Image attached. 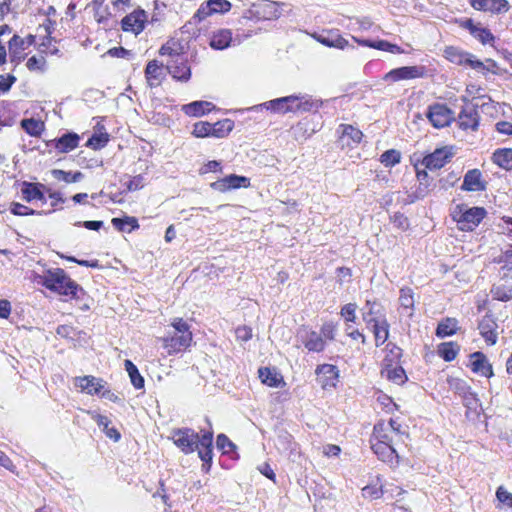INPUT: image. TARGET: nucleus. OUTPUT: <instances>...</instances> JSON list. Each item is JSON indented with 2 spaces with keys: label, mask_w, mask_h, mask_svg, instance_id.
Returning <instances> with one entry per match:
<instances>
[{
  "label": "nucleus",
  "mask_w": 512,
  "mask_h": 512,
  "mask_svg": "<svg viewBox=\"0 0 512 512\" xmlns=\"http://www.w3.org/2000/svg\"><path fill=\"white\" fill-rule=\"evenodd\" d=\"M201 432L202 435L199 436L191 428H178L172 430L171 439L184 454H191L197 450L199 458L209 463L213 459V431L209 429Z\"/></svg>",
  "instance_id": "obj_1"
},
{
  "label": "nucleus",
  "mask_w": 512,
  "mask_h": 512,
  "mask_svg": "<svg viewBox=\"0 0 512 512\" xmlns=\"http://www.w3.org/2000/svg\"><path fill=\"white\" fill-rule=\"evenodd\" d=\"M294 100V113L317 112L323 103L321 100L313 99L309 95H294Z\"/></svg>",
  "instance_id": "obj_23"
},
{
  "label": "nucleus",
  "mask_w": 512,
  "mask_h": 512,
  "mask_svg": "<svg viewBox=\"0 0 512 512\" xmlns=\"http://www.w3.org/2000/svg\"><path fill=\"white\" fill-rule=\"evenodd\" d=\"M258 373L262 383L270 387H277L281 381L279 375L275 372V370L269 367H261L258 370Z\"/></svg>",
  "instance_id": "obj_43"
},
{
  "label": "nucleus",
  "mask_w": 512,
  "mask_h": 512,
  "mask_svg": "<svg viewBox=\"0 0 512 512\" xmlns=\"http://www.w3.org/2000/svg\"><path fill=\"white\" fill-rule=\"evenodd\" d=\"M459 350L460 346L453 341L444 342L438 346V354L446 362L453 361L456 358Z\"/></svg>",
  "instance_id": "obj_38"
},
{
  "label": "nucleus",
  "mask_w": 512,
  "mask_h": 512,
  "mask_svg": "<svg viewBox=\"0 0 512 512\" xmlns=\"http://www.w3.org/2000/svg\"><path fill=\"white\" fill-rule=\"evenodd\" d=\"M458 330V321L455 318L442 320L436 328V336L445 338L454 335Z\"/></svg>",
  "instance_id": "obj_35"
},
{
  "label": "nucleus",
  "mask_w": 512,
  "mask_h": 512,
  "mask_svg": "<svg viewBox=\"0 0 512 512\" xmlns=\"http://www.w3.org/2000/svg\"><path fill=\"white\" fill-rule=\"evenodd\" d=\"M486 211L482 207L468 208L465 205H458L452 212L453 219L457 222L462 231H472L483 220Z\"/></svg>",
  "instance_id": "obj_3"
},
{
  "label": "nucleus",
  "mask_w": 512,
  "mask_h": 512,
  "mask_svg": "<svg viewBox=\"0 0 512 512\" xmlns=\"http://www.w3.org/2000/svg\"><path fill=\"white\" fill-rule=\"evenodd\" d=\"M34 282L42 285L48 290L70 298H80L79 294H83V288L72 280L67 273L61 269H49L45 274H35Z\"/></svg>",
  "instance_id": "obj_2"
},
{
  "label": "nucleus",
  "mask_w": 512,
  "mask_h": 512,
  "mask_svg": "<svg viewBox=\"0 0 512 512\" xmlns=\"http://www.w3.org/2000/svg\"><path fill=\"white\" fill-rule=\"evenodd\" d=\"M498 325L492 315L486 314L479 322L480 335L489 345H495L498 339L496 332Z\"/></svg>",
  "instance_id": "obj_19"
},
{
  "label": "nucleus",
  "mask_w": 512,
  "mask_h": 512,
  "mask_svg": "<svg viewBox=\"0 0 512 512\" xmlns=\"http://www.w3.org/2000/svg\"><path fill=\"white\" fill-rule=\"evenodd\" d=\"M192 341V333L178 334L175 333L170 339L166 340V346L175 351L186 349Z\"/></svg>",
  "instance_id": "obj_34"
},
{
  "label": "nucleus",
  "mask_w": 512,
  "mask_h": 512,
  "mask_svg": "<svg viewBox=\"0 0 512 512\" xmlns=\"http://www.w3.org/2000/svg\"><path fill=\"white\" fill-rule=\"evenodd\" d=\"M426 116L435 128L448 126L454 119L453 111L445 104L439 103L429 106Z\"/></svg>",
  "instance_id": "obj_6"
},
{
  "label": "nucleus",
  "mask_w": 512,
  "mask_h": 512,
  "mask_svg": "<svg viewBox=\"0 0 512 512\" xmlns=\"http://www.w3.org/2000/svg\"><path fill=\"white\" fill-rule=\"evenodd\" d=\"M215 106L208 101H194L182 106V111L192 117H200L214 109Z\"/></svg>",
  "instance_id": "obj_26"
},
{
  "label": "nucleus",
  "mask_w": 512,
  "mask_h": 512,
  "mask_svg": "<svg viewBox=\"0 0 512 512\" xmlns=\"http://www.w3.org/2000/svg\"><path fill=\"white\" fill-rule=\"evenodd\" d=\"M400 305L405 309H412L414 306L413 292L410 288H402L399 297Z\"/></svg>",
  "instance_id": "obj_56"
},
{
  "label": "nucleus",
  "mask_w": 512,
  "mask_h": 512,
  "mask_svg": "<svg viewBox=\"0 0 512 512\" xmlns=\"http://www.w3.org/2000/svg\"><path fill=\"white\" fill-rule=\"evenodd\" d=\"M108 141L109 135L107 133H95L88 139L86 146L98 150L105 147Z\"/></svg>",
  "instance_id": "obj_50"
},
{
  "label": "nucleus",
  "mask_w": 512,
  "mask_h": 512,
  "mask_svg": "<svg viewBox=\"0 0 512 512\" xmlns=\"http://www.w3.org/2000/svg\"><path fill=\"white\" fill-rule=\"evenodd\" d=\"M146 21V12L143 9H137L121 20V27L124 31L137 35L144 30Z\"/></svg>",
  "instance_id": "obj_12"
},
{
  "label": "nucleus",
  "mask_w": 512,
  "mask_h": 512,
  "mask_svg": "<svg viewBox=\"0 0 512 512\" xmlns=\"http://www.w3.org/2000/svg\"><path fill=\"white\" fill-rule=\"evenodd\" d=\"M125 369L130 377L131 383L136 389H142L144 387V378L139 373L138 368L130 360H125Z\"/></svg>",
  "instance_id": "obj_42"
},
{
  "label": "nucleus",
  "mask_w": 512,
  "mask_h": 512,
  "mask_svg": "<svg viewBox=\"0 0 512 512\" xmlns=\"http://www.w3.org/2000/svg\"><path fill=\"white\" fill-rule=\"evenodd\" d=\"M111 222L112 225L121 232L130 233L131 231L139 228L137 219L131 216H125L123 218L115 217Z\"/></svg>",
  "instance_id": "obj_39"
},
{
  "label": "nucleus",
  "mask_w": 512,
  "mask_h": 512,
  "mask_svg": "<svg viewBox=\"0 0 512 512\" xmlns=\"http://www.w3.org/2000/svg\"><path fill=\"white\" fill-rule=\"evenodd\" d=\"M294 102V95H289L285 97L276 98L270 101H266L258 105H254L250 107L249 110L259 111L262 109H266L271 113L283 115L286 113H294Z\"/></svg>",
  "instance_id": "obj_5"
},
{
  "label": "nucleus",
  "mask_w": 512,
  "mask_h": 512,
  "mask_svg": "<svg viewBox=\"0 0 512 512\" xmlns=\"http://www.w3.org/2000/svg\"><path fill=\"white\" fill-rule=\"evenodd\" d=\"M375 337V345L377 347L383 345L389 338L390 324L387 319L370 326Z\"/></svg>",
  "instance_id": "obj_32"
},
{
  "label": "nucleus",
  "mask_w": 512,
  "mask_h": 512,
  "mask_svg": "<svg viewBox=\"0 0 512 512\" xmlns=\"http://www.w3.org/2000/svg\"><path fill=\"white\" fill-rule=\"evenodd\" d=\"M163 65H159L157 60L150 61L145 69V76L149 86L158 85L162 74Z\"/></svg>",
  "instance_id": "obj_36"
},
{
  "label": "nucleus",
  "mask_w": 512,
  "mask_h": 512,
  "mask_svg": "<svg viewBox=\"0 0 512 512\" xmlns=\"http://www.w3.org/2000/svg\"><path fill=\"white\" fill-rule=\"evenodd\" d=\"M377 50L390 52L392 54H401L404 52L400 46L392 44L386 40L377 41Z\"/></svg>",
  "instance_id": "obj_60"
},
{
  "label": "nucleus",
  "mask_w": 512,
  "mask_h": 512,
  "mask_svg": "<svg viewBox=\"0 0 512 512\" xmlns=\"http://www.w3.org/2000/svg\"><path fill=\"white\" fill-rule=\"evenodd\" d=\"M234 128V122L231 119L219 120L212 124L211 137L214 138H225Z\"/></svg>",
  "instance_id": "obj_33"
},
{
  "label": "nucleus",
  "mask_w": 512,
  "mask_h": 512,
  "mask_svg": "<svg viewBox=\"0 0 512 512\" xmlns=\"http://www.w3.org/2000/svg\"><path fill=\"white\" fill-rule=\"evenodd\" d=\"M231 7L232 4L228 0H207L200 5L194 18H197L198 21H202L216 13L224 14L230 11Z\"/></svg>",
  "instance_id": "obj_10"
},
{
  "label": "nucleus",
  "mask_w": 512,
  "mask_h": 512,
  "mask_svg": "<svg viewBox=\"0 0 512 512\" xmlns=\"http://www.w3.org/2000/svg\"><path fill=\"white\" fill-rule=\"evenodd\" d=\"M144 177L142 175H137L129 180L126 184V188L128 191H136L144 187Z\"/></svg>",
  "instance_id": "obj_62"
},
{
  "label": "nucleus",
  "mask_w": 512,
  "mask_h": 512,
  "mask_svg": "<svg viewBox=\"0 0 512 512\" xmlns=\"http://www.w3.org/2000/svg\"><path fill=\"white\" fill-rule=\"evenodd\" d=\"M496 496L501 503L512 507V493L508 492L503 487H499L496 491Z\"/></svg>",
  "instance_id": "obj_63"
},
{
  "label": "nucleus",
  "mask_w": 512,
  "mask_h": 512,
  "mask_svg": "<svg viewBox=\"0 0 512 512\" xmlns=\"http://www.w3.org/2000/svg\"><path fill=\"white\" fill-rule=\"evenodd\" d=\"M298 338L309 352L320 353L325 350L326 341L320 333L314 330L302 327L298 331Z\"/></svg>",
  "instance_id": "obj_7"
},
{
  "label": "nucleus",
  "mask_w": 512,
  "mask_h": 512,
  "mask_svg": "<svg viewBox=\"0 0 512 512\" xmlns=\"http://www.w3.org/2000/svg\"><path fill=\"white\" fill-rule=\"evenodd\" d=\"M470 5L479 11L502 13L509 9L507 0H469Z\"/></svg>",
  "instance_id": "obj_22"
},
{
  "label": "nucleus",
  "mask_w": 512,
  "mask_h": 512,
  "mask_svg": "<svg viewBox=\"0 0 512 512\" xmlns=\"http://www.w3.org/2000/svg\"><path fill=\"white\" fill-rule=\"evenodd\" d=\"M35 37L33 35L27 36L25 39L18 35H14L9 41V50L11 53H16V50H25L28 46L34 43Z\"/></svg>",
  "instance_id": "obj_45"
},
{
  "label": "nucleus",
  "mask_w": 512,
  "mask_h": 512,
  "mask_svg": "<svg viewBox=\"0 0 512 512\" xmlns=\"http://www.w3.org/2000/svg\"><path fill=\"white\" fill-rule=\"evenodd\" d=\"M79 140L78 134L68 132L59 138L51 140L49 145L60 153H68L78 147Z\"/></svg>",
  "instance_id": "obj_21"
},
{
  "label": "nucleus",
  "mask_w": 512,
  "mask_h": 512,
  "mask_svg": "<svg viewBox=\"0 0 512 512\" xmlns=\"http://www.w3.org/2000/svg\"><path fill=\"white\" fill-rule=\"evenodd\" d=\"M453 155L452 147L438 148L426 155L422 160V164L429 170L440 169L451 160Z\"/></svg>",
  "instance_id": "obj_9"
},
{
  "label": "nucleus",
  "mask_w": 512,
  "mask_h": 512,
  "mask_svg": "<svg viewBox=\"0 0 512 512\" xmlns=\"http://www.w3.org/2000/svg\"><path fill=\"white\" fill-rule=\"evenodd\" d=\"M283 6H285L284 3L263 0L259 3H254L244 12L243 17L254 21L276 20L282 15Z\"/></svg>",
  "instance_id": "obj_4"
},
{
  "label": "nucleus",
  "mask_w": 512,
  "mask_h": 512,
  "mask_svg": "<svg viewBox=\"0 0 512 512\" xmlns=\"http://www.w3.org/2000/svg\"><path fill=\"white\" fill-rule=\"evenodd\" d=\"M75 384L90 395H99L103 389L102 380L94 376L78 377Z\"/></svg>",
  "instance_id": "obj_24"
},
{
  "label": "nucleus",
  "mask_w": 512,
  "mask_h": 512,
  "mask_svg": "<svg viewBox=\"0 0 512 512\" xmlns=\"http://www.w3.org/2000/svg\"><path fill=\"white\" fill-rule=\"evenodd\" d=\"M472 36L480 41L483 45L490 44L493 45L495 41V36L491 33V31L481 24L474 30Z\"/></svg>",
  "instance_id": "obj_48"
},
{
  "label": "nucleus",
  "mask_w": 512,
  "mask_h": 512,
  "mask_svg": "<svg viewBox=\"0 0 512 512\" xmlns=\"http://www.w3.org/2000/svg\"><path fill=\"white\" fill-rule=\"evenodd\" d=\"M166 68L178 81L187 82L191 77V69L184 54H175V58L167 62Z\"/></svg>",
  "instance_id": "obj_8"
},
{
  "label": "nucleus",
  "mask_w": 512,
  "mask_h": 512,
  "mask_svg": "<svg viewBox=\"0 0 512 512\" xmlns=\"http://www.w3.org/2000/svg\"><path fill=\"white\" fill-rule=\"evenodd\" d=\"M317 381L323 389H329L336 386L339 370L335 365L322 364L317 366L316 371Z\"/></svg>",
  "instance_id": "obj_13"
},
{
  "label": "nucleus",
  "mask_w": 512,
  "mask_h": 512,
  "mask_svg": "<svg viewBox=\"0 0 512 512\" xmlns=\"http://www.w3.org/2000/svg\"><path fill=\"white\" fill-rule=\"evenodd\" d=\"M314 38L321 44L337 49H345L349 46L347 39L342 37L338 30L323 31L320 34H315Z\"/></svg>",
  "instance_id": "obj_16"
},
{
  "label": "nucleus",
  "mask_w": 512,
  "mask_h": 512,
  "mask_svg": "<svg viewBox=\"0 0 512 512\" xmlns=\"http://www.w3.org/2000/svg\"><path fill=\"white\" fill-rule=\"evenodd\" d=\"M491 293L495 299L506 302L512 299V286H495L492 288Z\"/></svg>",
  "instance_id": "obj_52"
},
{
  "label": "nucleus",
  "mask_w": 512,
  "mask_h": 512,
  "mask_svg": "<svg viewBox=\"0 0 512 512\" xmlns=\"http://www.w3.org/2000/svg\"><path fill=\"white\" fill-rule=\"evenodd\" d=\"M291 131L297 141H304L314 133L313 129H309V123L305 121L298 122L291 128Z\"/></svg>",
  "instance_id": "obj_44"
},
{
  "label": "nucleus",
  "mask_w": 512,
  "mask_h": 512,
  "mask_svg": "<svg viewBox=\"0 0 512 512\" xmlns=\"http://www.w3.org/2000/svg\"><path fill=\"white\" fill-rule=\"evenodd\" d=\"M373 437L376 440L375 443L392 444V439L387 434V426L383 422H379L374 425Z\"/></svg>",
  "instance_id": "obj_47"
},
{
  "label": "nucleus",
  "mask_w": 512,
  "mask_h": 512,
  "mask_svg": "<svg viewBox=\"0 0 512 512\" xmlns=\"http://www.w3.org/2000/svg\"><path fill=\"white\" fill-rule=\"evenodd\" d=\"M424 73L425 67L423 66H403L389 71L384 76V80L397 82L400 80L421 78L424 76Z\"/></svg>",
  "instance_id": "obj_11"
},
{
  "label": "nucleus",
  "mask_w": 512,
  "mask_h": 512,
  "mask_svg": "<svg viewBox=\"0 0 512 512\" xmlns=\"http://www.w3.org/2000/svg\"><path fill=\"white\" fill-rule=\"evenodd\" d=\"M486 182L482 179V173L479 169H470L464 175L461 190L463 191H484Z\"/></svg>",
  "instance_id": "obj_20"
},
{
  "label": "nucleus",
  "mask_w": 512,
  "mask_h": 512,
  "mask_svg": "<svg viewBox=\"0 0 512 512\" xmlns=\"http://www.w3.org/2000/svg\"><path fill=\"white\" fill-rule=\"evenodd\" d=\"M356 303H348L345 304L340 311V315L345 319L346 322H355L356 321Z\"/></svg>",
  "instance_id": "obj_57"
},
{
  "label": "nucleus",
  "mask_w": 512,
  "mask_h": 512,
  "mask_svg": "<svg viewBox=\"0 0 512 512\" xmlns=\"http://www.w3.org/2000/svg\"><path fill=\"white\" fill-rule=\"evenodd\" d=\"M216 446L223 454L229 455L232 459H237V446L225 435L219 434L216 440Z\"/></svg>",
  "instance_id": "obj_37"
},
{
  "label": "nucleus",
  "mask_w": 512,
  "mask_h": 512,
  "mask_svg": "<svg viewBox=\"0 0 512 512\" xmlns=\"http://www.w3.org/2000/svg\"><path fill=\"white\" fill-rule=\"evenodd\" d=\"M474 358L472 362V370L480 372L485 377L493 375L492 366L488 363L486 356L482 352H475L471 355Z\"/></svg>",
  "instance_id": "obj_30"
},
{
  "label": "nucleus",
  "mask_w": 512,
  "mask_h": 512,
  "mask_svg": "<svg viewBox=\"0 0 512 512\" xmlns=\"http://www.w3.org/2000/svg\"><path fill=\"white\" fill-rule=\"evenodd\" d=\"M52 176L58 181H64L66 183H76L84 178V174L80 171H64L61 169H53L51 171Z\"/></svg>",
  "instance_id": "obj_41"
},
{
  "label": "nucleus",
  "mask_w": 512,
  "mask_h": 512,
  "mask_svg": "<svg viewBox=\"0 0 512 512\" xmlns=\"http://www.w3.org/2000/svg\"><path fill=\"white\" fill-rule=\"evenodd\" d=\"M371 448L383 462L392 464L395 461L398 463V455L392 444L372 443Z\"/></svg>",
  "instance_id": "obj_25"
},
{
  "label": "nucleus",
  "mask_w": 512,
  "mask_h": 512,
  "mask_svg": "<svg viewBox=\"0 0 512 512\" xmlns=\"http://www.w3.org/2000/svg\"><path fill=\"white\" fill-rule=\"evenodd\" d=\"M107 54L111 57L117 58H129L132 56V52L130 50L125 49L124 47H113L107 51Z\"/></svg>",
  "instance_id": "obj_64"
},
{
  "label": "nucleus",
  "mask_w": 512,
  "mask_h": 512,
  "mask_svg": "<svg viewBox=\"0 0 512 512\" xmlns=\"http://www.w3.org/2000/svg\"><path fill=\"white\" fill-rule=\"evenodd\" d=\"M21 127L31 136H38L43 130V123L34 119L28 118L21 121Z\"/></svg>",
  "instance_id": "obj_46"
},
{
  "label": "nucleus",
  "mask_w": 512,
  "mask_h": 512,
  "mask_svg": "<svg viewBox=\"0 0 512 512\" xmlns=\"http://www.w3.org/2000/svg\"><path fill=\"white\" fill-rule=\"evenodd\" d=\"M401 161V153L398 150L390 149L380 156V162L385 167H393Z\"/></svg>",
  "instance_id": "obj_49"
},
{
  "label": "nucleus",
  "mask_w": 512,
  "mask_h": 512,
  "mask_svg": "<svg viewBox=\"0 0 512 512\" xmlns=\"http://www.w3.org/2000/svg\"><path fill=\"white\" fill-rule=\"evenodd\" d=\"M232 33L228 29L215 32L210 39V46L215 50H223L230 46Z\"/></svg>",
  "instance_id": "obj_29"
},
{
  "label": "nucleus",
  "mask_w": 512,
  "mask_h": 512,
  "mask_svg": "<svg viewBox=\"0 0 512 512\" xmlns=\"http://www.w3.org/2000/svg\"><path fill=\"white\" fill-rule=\"evenodd\" d=\"M92 419L96 422V424L99 427H102L103 432L108 438L112 439L115 442H118L121 439L120 432L116 428L109 426L111 421L107 416L98 413H93Z\"/></svg>",
  "instance_id": "obj_27"
},
{
  "label": "nucleus",
  "mask_w": 512,
  "mask_h": 512,
  "mask_svg": "<svg viewBox=\"0 0 512 512\" xmlns=\"http://www.w3.org/2000/svg\"><path fill=\"white\" fill-rule=\"evenodd\" d=\"M446 59L457 65H466L468 61V52H464L454 46H448L444 50Z\"/></svg>",
  "instance_id": "obj_40"
},
{
  "label": "nucleus",
  "mask_w": 512,
  "mask_h": 512,
  "mask_svg": "<svg viewBox=\"0 0 512 512\" xmlns=\"http://www.w3.org/2000/svg\"><path fill=\"white\" fill-rule=\"evenodd\" d=\"M10 212L16 216L42 215L44 213L43 211L34 210L18 202L11 203Z\"/></svg>",
  "instance_id": "obj_51"
},
{
  "label": "nucleus",
  "mask_w": 512,
  "mask_h": 512,
  "mask_svg": "<svg viewBox=\"0 0 512 512\" xmlns=\"http://www.w3.org/2000/svg\"><path fill=\"white\" fill-rule=\"evenodd\" d=\"M212 124L206 121H199L193 125L192 135L196 138L211 137Z\"/></svg>",
  "instance_id": "obj_54"
},
{
  "label": "nucleus",
  "mask_w": 512,
  "mask_h": 512,
  "mask_svg": "<svg viewBox=\"0 0 512 512\" xmlns=\"http://www.w3.org/2000/svg\"><path fill=\"white\" fill-rule=\"evenodd\" d=\"M337 333V326L333 322H325L320 329L323 339L334 340Z\"/></svg>",
  "instance_id": "obj_59"
},
{
  "label": "nucleus",
  "mask_w": 512,
  "mask_h": 512,
  "mask_svg": "<svg viewBox=\"0 0 512 512\" xmlns=\"http://www.w3.org/2000/svg\"><path fill=\"white\" fill-rule=\"evenodd\" d=\"M494 262L503 264L502 269L512 270V245H509L494 259Z\"/></svg>",
  "instance_id": "obj_55"
},
{
  "label": "nucleus",
  "mask_w": 512,
  "mask_h": 512,
  "mask_svg": "<svg viewBox=\"0 0 512 512\" xmlns=\"http://www.w3.org/2000/svg\"><path fill=\"white\" fill-rule=\"evenodd\" d=\"M479 118L480 116L477 110V105L467 104L459 114V126L464 130H477L479 126Z\"/></svg>",
  "instance_id": "obj_17"
},
{
  "label": "nucleus",
  "mask_w": 512,
  "mask_h": 512,
  "mask_svg": "<svg viewBox=\"0 0 512 512\" xmlns=\"http://www.w3.org/2000/svg\"><path fill=\"white\" fill-rule=\"evenodd\" d=\"M15 82L16 77L14 75H0V92H8Z\"/></svg>",
  "instance_id": "obj_61"
},
{
  "label": "nucleus",
  "mask_w": 512,
  "mask_h": 512,
  "mask_svg": "<svg viewBox=\"0 0 512 512\" xmlns=\"http://www.w3.org/2000/svg\"><path fill=\"white\" fill-rule=\"evenodd\" d=\"M250 185V179L245 176H238L236 174H231L222 179H219L213 183H211V187L220 192H225L230 189H237L240 187H248Z\"/></svg>",
  "instance_id": "obj_15"
},
{
  "label": "nucleus",
  "mask_w": 512,
  "mask_h": 512,
  "mask_svg": "<svg viewBox=\"0 0 512 512\" xmlns=\"http://www.w3.org/2000/svg\"><path fill=\"white\" fill-rule=\"evenodd\" d=\"M492 161L502 169L512 170V149L501 148L495 150L492 155Z\"/></svg>",
  "instance_id": "obj_31"
},
{
  "label": "nucleus",
  "mask_w": 512,
  "mask_h": 512,
  "mask_svg": "<svg viewBox=\"0 0 512 512\" xmlns=\"http://www.w3.org/2000/svg\"><path fill=\"white\" fill-rule=\"evenodd\" d=\"M341 136L340 141L344 144L351 145L359 144L362 140L363 133L352 125H340Z\"/></svg>",
  "instance_id": "obj_28"
},
{
  "label": "nucleus",
  "mask_w": 512,
  "mask_h": 512,
  "mask_svg": "<svg viewBox=\"0 0 512 512\" xmlns=\"http://www.w3.org/2000/svg\"><path fill=\"white\" fill-rule=\"evenodd\" d=\"M362 319L368 327L387 319L384 307L376 302L367 300L362 308Z\"/></svg>",
  "instance_id": "obj_14"
},
{
  "label": "nucleus",
  "mask_w": 512,
  "mask_h": 512,
  "mask_svg": "<svg viewBox=\"0 0 512 512\" xmlns=\"http://www.w3.org/2000/svg\"><path fill=\"white\" fill-rule=\"evenodd\" d=\"M46 60L43 56H32L27 60L26 66L30 71H45Z\"/></svg>",
  "instance_id": "obj_58"
},
{
  "label": "nucleus",
  "mask_w": 512,
  "mask_h": 512,
  "mask_svg": "<svg viewBox=\"0 0 512 512\" xmlns=\"http://www.w3.org/2000/svg\"><path fill=\"white\" fill-rule=\"evenodd\" d=\"M386 376L390 381L399 385H402L407 381L405 370L401 366L387 369Z\"/></svg>",
  "instance_id": "obj_53"
},
{
  "label": "nucleus",
  "mask_w": 512,
  "mask_h": 512,
  "mask_svg": "<svg viewBox=\"0 0 512 512\" xmlns=\"http://www.w3.org/2000/svg\"><path fill=\"white\" fill-rule=\"evenodd\" d=\"M45 186L41 183H33L24 181L21 184V194L23 200L26 202H33L35 200L41 201L43 204L46 203L47 199L44 195Z\"/></svg>",
  "instance_id": "obj_18"
}]
</instances>
